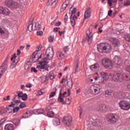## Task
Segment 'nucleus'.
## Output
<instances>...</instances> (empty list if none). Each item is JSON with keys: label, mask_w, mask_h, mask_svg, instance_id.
<instances>
[{"label": "nucleus", "mask_w": 130, "mask_h": 130, "mask_svg": "<svg viewBox=\"0 0 130 130\" xmlns=\"http://www.w3.org/2000/svg\"><path fill=\"white\" fill-rule=\"evenodd\" d=\"M64 22L67 23L68 22V19H69V17H68V14H66L64 16Z\"/></svg>", "instance_id": "nucleus-55"}, {"label": "nucleus", "mask_w": 130, "mask_h": 130, "mask_svg": "<svg viewBox=\"0 0 130 130\" xmlns=\"http://www.w3.org/2000/svg\"><path fill=\"white\" fill-rule=\"evenodd\" d=\"M107 118L108 121L111 122V123H115L118 121L119 117L115 114H109L107 115Z\"/></svg>", "instance_id": "nucleus-5"}, {"label": "nucleus", "mask_w": 130, "mask_h": 130, "mask_svg": "<svg viewBox=\"0 0 130 130\" xmlns=\"http://www.w3.org/2000/svg\"><path fill=\"white\" fill-rule=\"evenodd\" d=\"M13 2L14 1L13 0H6L5 1V5L8 8H11Z\"/></svg>", "instance_id": "nucleus-27"}, {"label": "nucleus", "mask_w": 130, "mask_h": 130, "mask_svg": "<svg viewBox=\"0 0 130 130\" xmlns=\"http://www.w3.org/2000/svg\"><path fill=\"white\" fill-rule=\"evenodd\" d=\"M86 39L88 42H92L93 39V33H87Z\"/></svg>", "instance_id": "nucleus-22"}, {"label": "nucleus", "mask_w": 130, "mask_h": 130, "mask_svg": "<svg viewBox=\"0 0 130 130\" xmlns=\"http://www.w3.org/2000/svg\"><path fill=\"white\" fill-rule=\"evenodd\" d=\"M26 88H31V87H32V84L31 83L29 84H26Z\"/></svg>", "instance_id": "nucleus-61"}, {"label": "nucleus", "mask_w": 130, "mask_h": 130, "mask_svg": "<svg viewBox=\"0 0 130 130\" xmlns=\"http://www.w3.org/2000/svg\"><path fill=\"white\" fill-rule=\"evenodd\" d=\"M112 80L114 81V82H122L123 81V75L122 74H120V73H115L113 74L112 77Z\"/></svg>", "instance_id": "nucleus-7"}, {"label": "nucleus", "mask_w": 130, "mask_h": 130, "mask_svg": "<svg viewBox=\"0 0 130 130\" xmlns=\"http://www.w3.org/2000/svg\"><path fill=\"white\" fill-rule=\"evenodd\" d=\"M21 98L22 100H23V101H26V100L28 99V96L27 95V94L24 93L23 94Z\"/></svg>", "instance_id": "nucleus-42"}, {"label": "nucleus", "mask_w": 130, "mask_h": 130, "mask_svg": "<svg viewBox=\"0 0 130 130\" xmlns=\"http://www.w3.org/2000/svg\"><path fill=\"white\" fill-rule=\"evenodd\" d=\"M81 109H82V108H81V107H78V110L80 111V116H79L80 118H81V116L82 115V114L83 113V112L82 111Z\"/></svg>", "instance_id": "nucleus-51"}, {"label": "nucleus", "mask_w": 130, "mask_h": 130, "mask_svg": "<svg viewBox=\"0 0 130 130\" xmlns=\"http://www.w3.org/2000/svg\"><path fill=\"white\" fill-rule=\"evenodd\" d=\"M62 91V89L60 90L59 96L58 98V102L62 103V104H64V99L66 98H64V96H62V95H61Z\"/></svg>", "instance_id": "nucleus-20"}, {"label": "nucleus", "mask_w": 130, "mask_h": 130, "mask_svg": "<svg viewBox=\"0 0 130 130\" xmlns=\"http://www.w3.org/2000/svg\"><path fill=\"white\" fill-rule=\"evenodd\" d=\"M128 6H130V1H127L124 4V7H128Z\"/></svg>", "instance_id": "nucleus-46"}, {"label": "nucleus", "mask_w": 130, "mask_h": 130, "mask_svg": "<svg viewBox=\"0 0 130 130\" xmlns=\"http://www.w3.org/2000/svg\"><path fill=\"white\" fill-rule=\"evenodd\" d=\"M99 52L109 53L111 51V45L108 43H101L98 45Z\"/></svg>", "instance_id": "nucleus-2"}, {"label": "nucleus", "mask_w": 130, "mask_h": 130, "mask_svg": "<svg viewBox=\"0 0 130 130\" xmlns=\"http://www.w3.org/2000/svg\"><path fill=\"white\" fill-rule=\"evenodd\" d=\"M64 52L65 53H67V51H69V46H66L63 49Z\"/></svg>", "instance_id": "nucleus-54"}, {"label": "nucleus", "mask_w": 130, "mask_h": 130, "mask_svg": "<svg viewBox=\"0 0 130 130\" xmlns=\"http://www.w3.org/2000/svg\"><path fill=\"white\" fill-rule=\"evenodd\" d=\"M26 106V105L24 103H21V104L19 105L20 108H24Z\"/></svg>", "instance_id": "nucleus-49"}, {"label": "nucleus", "mask_w": 130, "mask_h": 130, "mask_svg": "<svg viewBox=\"0 0 130 130\" xmlns=\"http://www.w3.org/2000/svg\"><path fill=\"white\" fill-rule=\"evenodd\" d=\"M102 63L107 70H111L113 68V64L112 63V61L110 60L109 58H103L102 60Z\"/></svg>", "instance_id": "nucleus-4"}, {"label": "nucleus", "mask_w": 130, "mask_h": 130, "mask_svg": "<svg viewBox=\"0 0 130 130\" xmlns=\"http://www.w3.org/2000/svg\"><path fill=\"white\" fill-rule=\"evenodd\" d=\"M53 124H54V125H59V124H60V121L59 120V118H55L53 120Z\"/></svg>", "instance_id": "nucleus-31"}, {"label": "nucleus", "mask_w": 130, "mask_h": 130, "mask_svg": "<svg viewBox=\"0 0 130 130\" xmlns=\"http://www.w3.org/2000/svg\"><path fill=\"white\" fill-rule=\"evenodd\" d=\"M108 108L105 105L100 104L98 106V107L96 108L97 111H107Z\"/></svg>", "instance_id": "nucleus-14"}, {"label": "nucleus", "mask_w": 130, "mask_h": 130, "mask_svg": "<svg viewBox=\"0 0 130 130\" xmlns=\"http://www.w3.org/2000/svg\"><path fill=\"white\" fill-rule=\"evenodd\" d=\"M73 79L70 78L67 81V85L70 88V89H72V88H73Z\"/></svg>", "instance_id": "nucleus-29"}, {"label": "nucleus", "mask_w": 130, "mask_h": 130, "mask_svg": "<svg viewBox=\"0 0 130 130\" xmlns=\"http://www.w3.org/2000/svg\"><path fill=\"white\" fill-rule=\"evenodd\" d=\"M100 75L101 76V77H95L94 78V80L97 81L99 79V80H102V82H104L106 79V77H107V74L104 72H102L100 73Z\"/></svg>", "instance_id": "nucleus-16"}, {"label": "nucleus", "mask_w": 130, "mask_h": 130, "mask_svg": "<svg viewBox=\"0 0 130 130\" xmlns=\"http://www.w3.org/2000/svg\"><path fill=\"white\" fill-rule=\"evenodd\" d=\"M125 71L126 72H128V73H130V66H128L126 67Z\"/></svg>", "instance_id": "nucleus-52"}, {"label": "nucleus", "mask_w": 130, "mask_h": 130, "mask_svg": "<svg viewBox=\"0 0 130 130\" xmlns=\"http://www.w3.org/2000/svg\"><path fill=\"white\" fill-rule=\"evenodd\" d=\"M119 105L123 110H128L130 109V103L126 101H121L119 102Z\"/></svg>", "instance_id": "nucleus-8"}, {"label": "nucleus", "mask_w": 130, "mask_h": 130, "mask_svg": "<svg viewBox=\"0 0 130 130\" xmlns=\"http://www.w3.org/2000/svg\"><path fill=\"white\" fill-rule=\"evenodd\" d=\"M29 116H31V113H30V111H27L22 116V117L23 118H28Z\"/></svg>", "instance_id": "nucleus-35"}, {"label": "nucleus", "mask_w": 130, "mask_h": 130, "mask_svg": "<svg viewBox=\"0 0 130 130\" xmlns=\"http://www.w3.org/2000/svg\"><path fill=\"white\" fill-rule=\"evenodd\" d=\"M32 55L34 56V58H36V56H38V55H37V53L36 52H34Z\"/></svg>", "instance_id": "nucleus-59"}, {"label": "nucleus", "mask_w": 130, "mask_h": 130, "mask_svg": "<svg viewBox=\"0 0 130 130\" xmlns=\"http://www.w3.org/2000/svg\"><path fill=\"white\" fill-rule=\"evenodd\" d=\"M91 8L87 7L84 13V19H88L91 17Z\"/></svg>", "instance_id": "nucleus-18"}, {"label": "nucleus", "mask_w": 130, "mask_h": 130, "mask_svg": "<svg viewBox=\"0 0 130 130\" xmlns=\"http://www.w3.org/2000/svg\"><path fill=\"white\" fill-rule=\"evenodd\" d=\"M15 104L12 102L11 104L9 105V107H15Z\"/></svg>", "instance_id": "nucleus-60"}, {"label": "nucleus", "mask_w": 130, "mask_h": 130, "mask_svg": "<svg viewBox=\"0 0 130 130\" xmlns=\"http://www.w3.org/2000/svg\"><path fill=\"white\" fill-rule=\"evenodd\" d=\"M10 8H12V9H14V10H17V9H19V4L18 3L13 1Z\"/></svg>", "instance_id": "nucleus-28"}, {"label": "nucleus", "mask_w": 130, "mask_h": 130, "mask_svg": "<svg viewBox=\"0 0 130 130\" xmlns=\"http://www.w3.org/2000/svg\"><path fill=\"white\" fill-rule=\"evenodd\" d=\"M108 15L109 16H112V10H109V12H108Z\"/></svg>", "instance_id": "nucleus-58"}, {"label": "nucleus", "mask_w": 130, "mask_h": 130, "mask_svg": "<svg viewBox=\"0 0 130 130\" xmlns=\"http://www.w3.org/2000/svg\"><path fill=\"white\" fill-rule=\"evenodd\" d=\"M61 25V22L60 21H58L55 23V26L58 27L59 26H60Z\"/></svg>", "instance_id": "nucleus-53"}, {"label": "nucleus", "mask_w": 130, "mask_h": 130, "mask_svg": "<svg viewBox=\"0 0 130 130\" xmlns=\"http://www.w3.org/2000/svg\"><path fill=\"white\" fill-rule=\"evenodd\" d=\"M110 7L112 6V3H117V0H107Z\"/></svg>", "instance_id": "nucleus-39"}, {"label": "nucleus", "mask_w": 130, "mask_h": 130, "mask_svg": "<svg viewBox=\"0 0 130 130\" xmlns=\"http://www.w3.org/2000/svg\"><path fill=\"white\" fill-rule=\"evenodd\" d=\"M75 73H78L79 69V60H77L75 62Z\"/></svg>", "instance_id": "nucleus-34"}, {"label": "nucleus", "mask_w": 130, "mask_h": 130, "mask_svg": "<svg viewBox=\"0 0 130 130\" xmlns=\"http://www.w3.org/2000/svg\"><path fill=\"white\" fill-rule=\"evenodd\" d=\"M47 114L48 117H53V116L54 115V113L52 111H49Z\"/></svg>", "instance_id": "nucleus-40"}, {"label": "nucleus", "mask_w": 130, "mask_h": 130, "mask_svg": "<svg viewBox=\"0 0 130 130\" xmlns=\"http://www.w3.org/2000/svg\"><path fill=\"white\" fill-rule=\"evenodd\" d=\"M113 61L114 62V63H115V64H117L118 66H120V64L122 63L121 57H120L119 56H115L113 60Z\"/></svg>", "instance_id": "nucleus-15"}, {"label": "nucleus", "mask_w": 130, "mask_h": 130, "mask_svg": "<svg viewBox=\"0 0 130 130\" xmlns=\"http://www.w3.org/2000/svg\"><path fill=\"white\" fill-rule=\"evenodd\" d=\"M0 15H10V10L8 8H4V6H0Z\"/></svg>", "instance_id": "nucleus-11"}, {"label": "nucleus", "mask_w": 130, "mask_h": 130, "mask_svg": "<svg viewBox=\"0 0 130 130\" xmlns=\"http://www.w3.org/2000/svg\"><path fill=\"white\" fill-rule=\"evenodd\" d=\"M59 30H60V28L55 27L53 28V32H58V33H65L66 30H67V29L64 28V30L63 31H59Z\"/></svg>", "instance_id": "nucleus-30"}, {"label": "nucleus", "mask_w": 130, "mask_h": 130, "mask_svg": "<svg viewBox=\"0 0 130 130\" xmlns=\"http://www.w3.org/2000/svg\"><path fill=\"white\" fill-rule=\"evenodd\" d=\"M112 44L115 48H117L120 46V43L119 42V40H118V39L112 38Z\"/></svg>", "instance_id": "nucleus-17"}, {"label": "nucleus", "mask_w": 130, "mask_h": 130, "mask_svg": "<svg viewBox=\"0 0 130 130\" xmlns=\"http://www.w3.org/2000/svg\"><path fill=\"white\" fill-rule=\"evenodd\" d=\"M77 8H74V9L72 11L71 15L70 17V20L72 26L74 27L76 25V20L75 19H78V17L76 16V13L77 12Z\"/></svg>", "instance_id": "nucleus-6"}, {"label": "nucleus", "mask_w": 130, "mask_h": 130, "mask_svg": "<svg viewBox=\"0 0 130 130\" xmlns=\"http://www.w3.org/2000/svg\"><path fill=\"white\" fill-rule=\"evenodd\" d=\"M41 29V24L39 22H36L34 27V31H38V30H40Z\"/></svg>", "instance_id": "nucleus-23"}, {"label": "nucleus", "mask_w": 130, "mask_h": 130, "mask_svg": "<svg viewBox=\"0 0 130 130\" xmlns=\"http://www.w3.org/2000/svg\"><path fill=\"white\" fill-rule=\"evenodd\" d=\"M64 104H71V100L68 96L65 98Z\"/></svg>", "instance_id": "nucleus-38"}, {"label": "nucleus", "mask_w": 130, "mask_h": 130, "mask_svg": "<svg viewBox=\"0 0 130 130\" xmlns=\"http://www.w3.org/2000/svg\"><path fill=\"white\" fill-rule=\"evenodd\" d=\"M43 94V89H41L38 91V94L39 95H42Z\"/></svg>", "instance_id": "nucleus-57"}, {"label": "nucleus", "mask_w": 130, "mask_h": 130, "mask_svg": "<svg viewBox=\"0 0 130 130\" xmlns=\"http://www.w3.org/2000/svg\"><path fill=\"white\" fill-rule=\"evenodd\" d=\"M101 91V87L98 84H95L89 88V92L93 95H98Z\"/></svg>", "instance_id": "nucleus-3"}, {"label": "nucleus", "mask_w": 130, "mask_h": 130, "mask_svg": "<svg viewBox=\"0 0 130 130\" xmlns=\"http://www.w3.org/2000/svg\"><path fill=\"white\" fill-rule=\"evenodd\" d=\"M92 124L95 126H101L102 125V123L100 120L95 119L92 123Z\"/></svg>", "instance_id": "nucleus-24"}, {"label": "nucleus", "mask_w": 130, "mask_h": 130, "mask_svg": "<svg viewBox=\"0 0 130 130\" xmlns=\"http://www.w3.org/2000/svg\"><path fill=\"white\" fill-rule=\"evenodd\" d=\"M17 55H20V54H21V50H20V49L17 50Z\"/></svg>", "instance_id": "nucleus-64"}, {"label": "nucleus", "mask_w": 130, "mask_h": 130, "mask_svg": "<svg viewBox=\"0 0 130 130\" xmlns=\"http://www.w3.org/2000/svg\"><path fill=\"white\" fill-rule=\"evenodd\" d=\"M20 110V108L19 107H16L13 108V112L15 113L16 112H18V111Z\"/></svg>", "instance_id": "nucleus-45"}, {"label": "nucleus", "mask_w": 130, "mask_h": 130, "mask_svg": "<svg viewBox=\"0 0 130 130\" xmlns=\"http://www.w3.org/2000/svg\"><path fill=\"white\" fill-rule=\"evenodd\" d=\"M9 99H10L9 95L7 96V99H6L5 98H3V100H4V101H7V100H9Z\"/></svg>", "instance_id": "nucleus-62"}, {"label": "nucleus", "mask_w": 130, "mask_h": 130, "mask_svg": "<svg viewBox=\"0 0 130 130\" xmlns=\"http://www.w3.org/2000/svg\"><path fill=\"white\" fill-rule=\"evenodd\" d=\"M90 69L91 70V71H92V72H98L100 69V67L98 63H95L91 66Z\"/></svg>", "instance_id": "nucleus-19"}, {"label": "nucleus", "mask_w": 130, "mask_h": 130, "mask_svg": "<svg viewBox=\"0 0 130 130\" xmlns=\"http://www.w3.org/2000/svg\"><path fill=\"white\" fill-rule=\"evenodd\" d=\"M112 93V92H111V91L110 90H106L105 92L106 95H108L109 96H110V95H111Z\"/></svg>", "instance_id": "nucleus-48"}, {"label": "nucleus", "mask_w": 130, "mask_h": 130, "mask_svg": "<svg viewBox=\"0 0 130 130\" xmlns=\"http://www.w3.org/2000/svg\"><path fill=\"white\" fill-rule=\"evenodd\" d=\"M54 55V52H53V48L49 47L47 49L46 51V56L42 59V61H40V63L41 65L38 66L37 69H41V70H45L48 72V68H49V65L48 63L49 62L47 60L52 59Z\"/></svg>", "instance_id": "nucleus-1"}, {"label": "nucleus", "mask_w": 130, "mask_h": 130, "mask_svg": "<svg viewBox=\"0 0 130 130\" xmlns=\"http://www.w3.org/2000/svg\"><path fill=\"white\" fill-rule=\"evenodd\" d=\"M53 80V79H55V75L53 72L51 71L50 73L46 75L45 76V79L44 80V82H45L46 81H48V80Z\"/></svg>", "instance_id": "nucleus-12"}, {"label": "nucleus", "mask_w": 130, "mask_h": 130, "mask_svg": "<svg viewBox=\"0 0 130 130\" xmlns=\"http://www.w3.org/2000/svg\"><path fill=\"white\" fill-rule=\"evenodd\" d=\"M5 130H14V125L13 124H7L5 126Z\"/></svg>", "instance_id": "nucleus-25"}, {"label": "nucleus", "mask_w": 130, "mask_h": 130, "mask_svg": "<svg viewBox=\"0 0 130 130\" xmlns=\"http://www.w3.org/2000/svg\"><path fill=\"white\" fill-rule=\"evenodd\" d=\"M24 95V94H23V92H20L19 93H18V94H15L14 98L12 100H16V98H17V97H19V98H22V97H23V95Z\"/></svg>", "instance_id": "nucleus-32"}, {"label": "nucleus", "mask_w": 130, "mask_h": 130, "mask_svg": "<svg viewBox=\"0 0 130 130\" xmlns=\"http://www.w3.org/2000/svg\"><path fill=\"white\" fill-rule=\"evenodd\" d=\"M31 73H35L36 74L37 73V70L35 68H31Z\"/></svg>", "instance_id": "nucleus-50"}, {"label": "nucleus", "mask_w": 130, "mask_h": 130, "mask_svg": "<svg viewBox=\"0 0 130 130\" xmlns=\"http://www.w3.org/2000/svg\"><path fill=\"white\" fill-rule=\"evenodd\" d=\"M8 57H9V55L7 56V58L5 59L4 63H3L1 67H0V70H1V73H5V71H7V69H8V65H7V62L8 61Z\"/></svg>", "instance_id": "nucleus-13"}, {"label": "nucleus", "mask_w": 130, "mask_h": 130, "mask_svg": "<svg viewBox=\"0 0 130 130\" xmlns=\"http://www.w3.org/2000/svg\"><path fill=\"white\" fill-rule=\"evenodd\" d=\"M28 30L29 32H31L32 30H34V27H33V23H30L28 26Z\"/></svg>", "instance_id": "nucleus-36"}, {"label": "nucleus", "mask_w": 130, "mask_h": 130, "mask_svg": "<svg viewBox=\"0 0 130 130\" xmlns=\"http://www.w3.org/2000/svg\"><path fill=\"white\" fill-rule=\"evenodd\" d=\"M13 101H14V103H16V104H18L19 103H20V100H14Z\"/></svg>", "instance_id": "nucleus-63"}, {"label": "nucleus", "mask_w": 130, "mask_h": 130, "mask_svg": "<svg viewBox=\"0 0 130 130\" xmlns=\"http://www.w3.org/2000/svg\"><path fill=\"white\" fill-rule=\"evenodd\" d=\"M67 2H68V3H69V2H70V0H66L63 3V4L62 5V6L60 8L61 12H63L64 11H65L66 9H67V7H68V6H69V4L67 3Z\"/></svg>", "instance_id": "nucleus-21"}, {"label": "nucleus", "mask_w": 130, "mask_h": 130, "mask_svg": "<svg viewBox=\"0 0 130 130\" xmlns=\"http://www.w3.org/2000/svg\"><path fill=\"white\" fill-rule=\"evenodd\" d=\"M41 48H42V45L40 44L37 47L36 51H40V50H41Z\"/></svg>", "instance_id": "nucleus-44"}, {"label": "nucleus", "mask_w": 130, "mask_h": 130, "mask_svg": "<svg viewBox=\"0 0 130 130\" xmlns=\"http://www.w3.org/2000/svg\"><path fill=\"white\" fill-rule=\"evenodd\" d=\"M55 94H56L55 91H53V92H51V93L49 95L50 98H52V97H54V96L55 95Z\"/></svg>", "instance_id": "nucleus-47"}, {"label": "nucleus", "mask_w": 130, "mask_h": 130, "mask_svg": "<svg viewBox=\"0 0 130 130\" xmlns=\"http://www.w3.org/2000/svg\"><path fill=\"white\" fill-rule=\"evenodd\" d=\"M53 40H54V36H50L48 38L49 42H53Z\"/></svg>", "instance_id": "nucleus-41"}, {"label": "nucleus", "mask_w": 130, "mask_h": 130, "mask_svg": "<svg viewBox=\"0 0 130 130\" xmlns=\"http://www.w3.org/2000/svg\"><path fill=\"white\" fill-rule=\"evenodd\" d=\"M42 57H44V54H41L40 56L37 58V60H39L40 58H42Z\"/></svg>", "instance_id": "nucleus-56"}, {"label": "nucleus", "mask_w": 130, "mask_h": 130, "mask_svg": "<svg viewBox=\"0 0 130 130\" xmlns=\"http://www.w3.org/2000/svg\"><path fill=\"white\" fill-rule=\"evenodd\" d=\"M20 120L19 119H14L12 120L13 123L15 124V125H19V123H20Z\"/></svg>", "instance_id": "nucleus-33"}, {"label": "nucleus", "mask_w": 130, "mask_h": 130, "mask_svg": "<svg viewBox=\"0 0 130 130\" xmlns=\"http://www.w3.org/2000/svg\"><path fill=\"white\" fill-rule=\"evenodd\" d=\"M72 117H64L63 118L62 122L67 126H71L72 125Z\"/></svg>", "instance_id": "nucleus-9"}, {"label": "nucleus", "mask_w": 130, "mask_h": 130, "mask_svg": "<svg viewBox=\"0 0 130 130\" xmlns=\"http://www.w3.org/2000/svg\"><path fill=\"white\" fill-rule=\"evenodd\" d=\"M14 59V61H13L12 65H11L10 68L11 69H13V68H15L16 66H17V63L19 62V61L20 60V59L19 58H17V56H16V53H14L13 54V56L11 58V60H13Z\"/></svg>", "instance_id": "nucleus-10"}, {"label": "nucleus", "mask_w": 130, "mask_h": 130, "mask_svg": "<svg viewBox=\"0 0 130 130\" xmlns=\"http://www.w3.org/2000/svg\"><path fill=\"white\" fill-rule=\"evenodd\" d=\"M6 120H7V119L6 118H3V119H2L1 120H0V127H2V125L5 123V122H6Z\"/></svg>", "instance_id": "nucleus-43"}, {"label": "nucleus", "mask_w": 130, "mask_h": 130, "mask_svg": "<svg viewBox=\"0 0 130 130\" xmlns=\"http://www.w3.org/2000/svg\"><path fill=\"white\" fill-rule=\"evenodd\" d=\"M57 57H58V59H62L64 57V53L62 52H57Z\"/></svg>", "instance_id": "nucleus-26"}, {"label": "nucleus", "mask_w": 130, "mask_h": 130, "mask_svg": "<svg viewBox=\"0 0 130 130\" xmlns=\"http://www.w3.org/2000/svg\"><path fill=\"white\" fill-rule=\"evenodd\" d=\"M57 2H58V0H55L54 2H52V3L51 5V7L50 8V9L53 10V8H54V6L57 4Z\"/></svg>", "instance_id": "nucleus-37"}]
</instances>
